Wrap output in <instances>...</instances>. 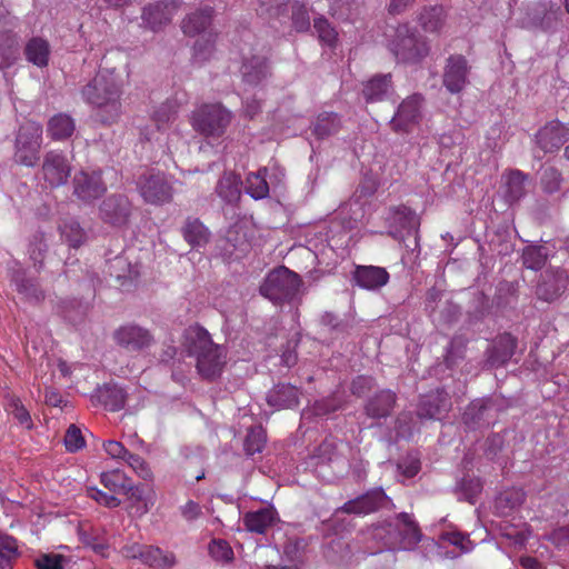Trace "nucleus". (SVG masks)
<instances>
[{"label": "nucleus", "mask_w": 569, "mask_h": 569, "mask_svg": "<svg viewBox=\"0 0 569 569\" xmlns=\"http://www.w3.org/2000/svg\"><path fill=\"white\" fill-rule=\"evenodd\" d=\"M122 80L113 70L101 69L83 87L86 102L106 112V122L114 121L121 112Z\"/></svg>", "instance_id": "nucleus-1"}, {"label": "nucleus", "mask_w": 569, "mask_h": 569, "mask_svg": "<svg viewBox=\"0 0 569 569\" xmlns=\"http://www.w3.org/2000/svg\"><path fill=\"white\" fill-rule=\"evenodd\" d=\"M189 353L196 357V367L203 379L212 380L220 376L226 363L223 349L216 345L207 330L194 328L188 336Z\"/></svg>", "instance_id": "nucleus-2"}, {"label": "nucleus", "mask_w": 569, "mask_h": 569, "mask_svg": "<svg viewBox=\"0 0 569 569\" xmlns=\"http://www.w3.org/2000/svg\"><path fill=\"white\" fill-rule=\"evenodd\" d=\"M388 49L399 62L417 63L429 53V44L409 24H399L388 41Z\"/></svg>", "instance_id": "nucleus-3"}, {"label": "nucleus", "mask_w": 569, "mask_h": 569, "mask_svg": "<svg viewBox=\"0 0 569 569\" xmlns=\"http://www.w3.org/2000/svg\"><path fill=\"white\" fill-rule=\"evenodd\" d=\"M42 126L34 121L21 124L14 140L13 161L33 168L40 159Z\"/></svg>", "instance_id": "nucleus-4"}, {"label": "nucleus", "mask_w": 569, "mask_h": 569, "mask_svg": "<svg viewBox=\"0 0 569 569\" xmlns=\"http://www.w3.org/2000/svg\"><path fill=\"white\" fill-rule=\"evenodd\" d=\"M301 279L286 267H279L268 273L260 286V293L274 303L289 301L301 287Z\"/></svg>", "instance_id": "nucleus-5"}, {"label": "nucleus", "mask_w": 569, "mask_h": 569, "mask_svg": "<svg viewBox=\"0 0 569 569\" xmlns=\"http://www.w3.org/2000/svg\"><path fill=\"white\" fill-rule=\"evenodd\" d=\"M231 122V112L221 103H206L192 114L193 129L206 136L218 138L222 136Z\"/></svg>", "instance_id": "nucleus-6"}, {"label": "nucleus", "mask_w": 569, "mask_h": 569, "mask_svg": "<svg viewBox=\"0 0 569 569\" xmlns=\"http://www.w3.org/2000/svg\"><path fill=\"white\" fill-rule=\"evenodd\" d=\"M351 447L343 441L335 439H326L318 447L317 459L319 465H327L331 468L332 473L337 478H341L348 473L351 468L349 455Z\"/></svg>", "instance_id": "nucleus-7"}, {"label": "nucleus", "mask_w": 569, "mask_h": 569, "mask_svg": "<svg viewBox=\"0 0 569 569\" xmlns=\"http://www.w3.org/2000/svg\"><path fill=\"white\" fill-rule=\"evenodd\" d=\"M423 103L425 99L419 93L403 99L389 122L390 128L397 133L411 132L422 120Z\"/></svg>", "instance_id": "nucleus-8"}, {"label": "nucleus", "mask_w": 569, "mask_h": 569, "mask_svg": "<svg viewBox=\"0 0 569 569\" xmlns=\"http://www.w3.org/2000/svg\"><path fill=\"white\" fill-rule=\"evenodd\" d=\"M137 188L143 200L151 204H163L172 200L173 189L163 173H144L139 177Z\"/></svg>", "instance_id": "nucleus-9"}, {"label": "nucleus", "mask_w": 569, "mask_h": 569, "mask_svg": "<svg viewBox=\"0 0 569 569\" xmlns=\"http://www.w3.org/2000/svg\"><path fill=\"white\" fill-rule=\"evenodd\" d=\"M43 180L51 187L63 186L71 173V164L67 156L57 150L46 152L41 166Z\"/></svg>", "instance_id": "nucleus-10"}, {"label": "nucleus", "mask_w": 569, "mask_h": 569, "mask_svg": "<svg viewBox=\"0 0 569 569\" xmlns=\"http://www.w3.org/2000/svg\"><path fill=\"white\" fill-rule=\"evenodd\" d=\"M132 204L124 194H111L99 207V217L112 227L122 228L128 224Z\"/></svg>", "instance_id": "nucleus-11"}, {"label": "nucleus", "mask_w": 569, "mask_h": 569, "mask_svg": "<svg viewBox=\"0 0 569 569\" xmlns=\"http://www.w3.org/2000/svg\"><path fill=\"white\" fill-rule=\"evenodd\" d=\"M569 273L563 268L549 267L541 274L536 295L540 300L552 302L560 298L567 290Z\"/></svg>", "instance_id": "nucleus-12"}, {"label": "nucleus", "mask_w": 569, "mask_h": 569, "mask_svg": "<svg viewBox=\"0 0 569 569\" xmlns=\"http://www.w3.org/2000/svg\"><path fill=\"white\" fill-rule=\"evenodd\" d=\"M470 66L462 54H451L445 64L442 83L452 94L460 93L469 80Z\"/></svg>", "instance_id": "nucleus-13"}, {"label": "nucleus", "mask_w": 569, "mask_h": 569, "mask_svg": "<svg viewBox=\"0 0 569 569\" xmlns=\"http://www.w3.org/2000/svg\"><path fill=\"white\" fill-rule=\"evenodd\" d=\"M107 190V186L102 181L100 170L84 171L76 173L73 178V194L84 201L92 202L101 197Z\"/></svg>", "instance_id": "nucleus-14"}, {"label": "nucleus", "mask_w": 569, "mask_h": 569, "mask_svg": "<svg viewBox=\"0 0 569 569\" xmlns=\"http://www.w3.org/2000/svg\"><path fill=\"white\" fill-rule=\"evenodd\" d=\"M113 339L118 346L129 351H140L150 347L153 337L149 330L137 325H124L113 332Z\"/></svg>", "instance_id": "nucleus-15"}, {"label": "nucleus", "mask_w": 569, "mask_h": 569, "mask_svg": "<svg viewBox=\"0 0 569 569\" xmlns=\"http://www.w3.org/2000/svg\"><path fill=\"white\" fill-rule=\"evenodd\" d=\"M561 19V10L559 7L547 8L545 4H536L527 12L522 24L527 28L541 29L549 31L553 29Z\"/></svg>", "instance_id": "nucleus-16"}, {"label": "nucleus", "mask_w": 569, "mask_h": 569, "mask_svg": "<svg viewBox=\"0 0 569 569\" xmlns=\"http://www.w3.org/2000/svg\"><path fill=\"white\" fill-rule=\"evenodd\" d=\"M271 170L274 171L272 176H270V179L274 178L278 182L281 181V179L284 177V173L282 170H280L278 167H272ZM269 169L268 168H261L257 172H250L246 178V192L254 200H261L269 196V183L267 181V178Z\"/></svg>", "instance_id": "nucleus-17"}, {"label": "nucleus", "mask_w": 569, "mask_h": 569, "mask_svg": "<svg viewBox=\"0 0 569 569\" xmlns=\"http://www.w3.org/2000/svg\"><path fill=\"white\" fill-rule=\"evenodd\" d=\"M448 393L443 390H436L421 397L417 415L420 419H438L450 409Z\"/></svg>", "instance_id": "nucleus-18"}, {"label": "nucleus", "mask_w": 569, "mask_h": 569, "mask_svg": "<svg viewBox=\"0 0 569 569\" xmlns=\"http://www.w3.org/2000/svg\"><path fill=\"white\" fill-rule=\"evenodd\" d=\"M177 9L174 1H161L144 7L141 18L147 27L156 31L171 21Z\"/></svg>", "instance_id": "nucleus-19"}, {"label": "nucleus", "mask_w": 569, "mask_h": 569, "mask_svg": "<svg viewBox=\"0 0 569 569\" xmlns=\"http://www.w3.org/2000/svg\"><path fill=\"white\" fill-rule=\"evenodd\" d=\"M537 143L545 152L558 150L569 138L568 129L559 121H550L537 133Z\"/></svg>", "instance_id": "nucleus-20"}, {"label": "nucleus", "mask_w": 569, "mask_h": 569, "mask_svg": "<svg viewBox=\"0 0 569 569\" xmlns=\"http://www.w3.org/2000/svg\"><path fill=\"white\" fill-rule=\"evenodd\" d=\"M387 499L388 497L382 489H376L347 501L341 510L346 513L366 515L381 508Z\"/></svg>", "instance_id": "nucleus-21"}, {"label": "nucleus", "mask_w": 569, "mask_h": 569, "mask_svg": "<svg viewBox=\"0 0 569 569\" xmlns=\"http://www.w3.org/2000/svg\"><path fill=\"white\" fill-rule=\"evenodd\" d=\"M389 272L382 267L358 266L353 272V280L362 289L379 290L389 281Z\"/></svg>", "instance_id": "nucleus-22"}, {"label": "nucleus", "mask_w": 569, "mask_h": 569, "mask_svg": "<svg viewBox=\"0 0 569 569\" xmlns=\"http://www.w3.org/2000/svg\"><path fill=\"white\" fill-rule=\"evenodd\" d=\"M397 529L399 538L397 541H390V547L398 545L400 549H410L421 540V531L409 513L401 512L397 516Z\"/></svg>", "instance_id": "nucleus-23"}, {"label": "nucleus", "mask_w": 569, "mask_h": 569, "mask_svg": "<svg viewBox=\"0 0 569 569\" xmlns=\"http://www.w3.org/2000/svg\"><path fill=\"white\" fill-rule=\"evenodd\" d=\"M517 340L510 333L499 336L493 346L488 350L487 362L491 367L506 365L515 353Z\"/></svg>", "instance_id": "nucleus-24"}, {"label": "nucleus", "mask_w": 569, "mask_h": 569, "mask_svg": "<svg viewBox=\"0 0 569 569\" xmlns=\"http://www.w3.org/2000/svg\"><path fill=\"white\" fill-rule=\"evenodd\" d=\"M212 9L204 8L187 16L181 22V30L188 37L201 36L209 32L212 21Z\"/></svg>", "instance_id": "nucleus-25"}, {"label": "nucleus", "mask_w": 569, "mask_h": 569, "mask_svg": "<svg viewBox=\"0 0 569 569\" xmlns=\"http://www.w3.org/2000/svg\"><path fill=\"white\" fill-rule=\"evenodd\" d=\"M241 180L233 172L226 171L218 180L214 192L226 204L237 203L241 197Z\"/></svg>", "instance_id": "nucleus-26"}, {"label": "nucleus", "mask_w": 569, "mask_h": 569, "mask_svg": "<svg viewBox=\"0 0 569 569\" xmlns=\"http://www.w3.org/2000/svg\"><path fill=\"white\" fill-rule=\"evenodd\" d=\"M267 402L277 409H288L299 403V390L292 385L279 383L267 395Z\"/></svg>", "instance_id": "nucleus-27"}, {"label": "nucleus", "mask_w": 569, "mask_h": 569, "mask_svg": "<svg viewBox=\"0 0 569 569\" xmlns=\"http://www.w3.org/2000/svg\"><path fill=\"white\" fill-rule=\"evenodd\" d=\"M277 521V512L273 508L267 507L256 511L247 512L243 517V525L250 532L262 535Z\"/></svg>", "instance_id": "nucleus-28"}, {"label": "nucleus", "mask_w": 569, "mask_h": 569, "mask_svg": "<svg viewBox=\"0 0 569 569\" xmlns=\"http://www.w3.org/2000/svg\"><path fill=\"white\" fill-rule=\"evenodd\" d=\"M525 501V492L521 489L510 488L500 492L493 503L496 515L500 517L511 516Z\"/></svg>", "instance_id": "nucleus-29"}, {"label": "nucleus", "mask_w": 569, "mask_h": 569, "mask_svg": "<svg viewBox=\"0 0 569 569\" xmlns=\"http://www.w3.org/2000/svg\"><path fill=\"white\" fill-rule=\"evenodd\" d=\"M51 47L48 40L41 37H32L24 47V56L28 62L44 68L49 63Z\"/></svg>", "instance_id": "nucleus-30"}, {"label": "nucleus", "mask_w": 569, "mask_h": 569, "mask_svg": "<svg viewBox=\"0 0 569 569\" xmlns=\"http://www.w3.org/2000/svg\"><path fill=\"white\" fill-rule=\"evenodd\" d=\"M391 90V74H376L368 80L362 88V94L367 102L385 100Z\"/></svg>", "instance_id": "nucleus-31"}, {"label": "nucleus", "mask_w": 569, "mask_h": 569, "mask_svg": "<svg viewBox=\"0 0 569 569\" xmlns=\"http://www.w3.org/2000/svg\"><path fill=\"white\" fill-rule=\"evenodd\" d=\"M498 530L502 538L508 540L509 545L515 547H523L531 535L529 526L526 522L519 521L512 523L509 520H501L498 523Z\"/></svg>", "instance_id": "nucleus-32"}, {"label": "nucleus", "mask_w": 569, "mask_h": 569, "mask_svg": "<svg viewBox=\"0 0 569 569\" xmlns=\"http://www.w3.org/2000/svg\"><path fill=\"white\" fill-rule=\"evenodd\" d=\"M76 130V123L71 116L58 113L50 118L47 126L48 136L54 141L69 139Z\"/></svg>", "instance_id": "nucleus-33"}, {"label": "nucleus", "mask_w": 569, "mask_h": 569, "mask_svg": "<svg viewBox=\"0 0 569 569\" xmlns=\"http://www.w3.org/2000/svg\"><path fill=\"white\" fill-rule=\"evenodd\" d=\"M243 81L251 86L259 84L269 74L268 61L263 57H252L246 60L241 67Z\"/></svg>", "instance_id": "nucleus-34"}, {"label": "nucleus", "mask_w": 569, "mask_h": 569, "mask_svg": "<svg viewBox=\"0 0 569 569\" xmlns=\"http://www.w3.org/2000/svg\"><path fill=\"white\" fill-rule=\"evenodd\" d=\"M216 40L217 33L213 31L201 34L192 48V63L201 66L209 61L216 51Z\"/></svg>", "instance_id": "nucleus-35"}, {"label": "nucleus", "mask_w": 569, "mask_h": 569, "mask_svg": "<svg viewBox=\"0 0 569 569\" xmlns=\"http://www.w3.org/2000/svg\"><path fill=\"white\" fill-rule=\"evenodd\" d=\"M446 11L442 6L426 7L421 10L418 21L426 32H439L446 22Z\"/></svg>", "instance_id": "nucleus-36"}, {"label": "nucleus", "mask_w": 569, "mask_h": 569, "mask_svg": "<svg viewBox=\"0 0 569 569\" xmlns=\"http://www.w3.org/2000/svg\"><path fill=\"white\" fill-rule=\"evenodd\" d=\"M395 403L396 395L390 390H382L369 400L366 410L372 418H383L390 415Z\"/></svg>", "instance_id": "nucleus-37"}, {"label": "nucleus", "mask_w": 569, "mask_h": 569, "mask_svg": "<svg viewBox=\"0 0 569 569\" xmlns=\"http://www.w3.org/2000/svg\"><path fill=\"white\" fill-rule=\"evenodd\" d=\"M19 58L18 36L12 32L0 34V69L12 67Z\"/></svg>", "instance_id": "nucleus-38"}, {"label": "nucleus", "mask_w": 569, "mask_h": 569, "mask_svg": "<svg viewBox=\"0 0 569 569\" xmlns=\"http://www.w3.org/2000/svg\"><path fill=\"white\" fill-rule=\"evenodd\" d=\"M142 555L140 561L154 569H168L176 562L173 553H164L160 548L153 546L144 545Z\"/></svg>", "instance_id": "nucleus-39"}, {"label": "nucleus", "mask_w": 569, "mask_h": 569, "mask_svg": "<svg viewBox=\"0 0 569 569\" xmlns=\"http://www.w3.org/2000/svg\"><path fill=\"white\" fill-rule=\"evenodd\" d=\"M184 240L192 247H200L208 242L209 231L197 218H188L182 228Z\"/></svg>", "instance_id": "nucleus-40"}, {"label": "nucleus", "mask_w": 569, "mask_h": 569, "mask_svg": "<svg viewBox=\"0 0 569 569\" xmlns=\"http://www.w3.org/2000/svg\"><path fill=\"white\" fill-rule=\"evenodd\" d=\"M101 483L113 493H129L132 490V481L127 475L118 469L102 472Z\"/></svg>", "instance_id": "nucleus-41"}, {"label": "nucleus", "mask_w": 569, "mask_h": 569, "mask_svg": "<svg viewBox=\"0 0 569 569\" xmlns=\"http://www.w3.org/2000/svg\"><path fill=\"white\" fill-rule=\"evenodd\" d=\"M109 273L118 281L123 283L127 280H133L138 277V271L123 256H117L109 261Z\"/></svg>", "instance_id": "nucleus-42"}, {"label": "nucleus", "mask_w": 569, "mask_h": 569, "mask_svg": "<svg viewBox=\"0 0 569 569\" xmlns=\"http://www.w3.org/2000/svg\"><path fill=\"white\" fill-rule=\"evenodd\" d=\"M526 174L519 170H512L506 176V198L509 202L521 199L526 193Z\"/></svg>", "instance_id": "nucleus-43"}, {"label": "nucleus", "mask_w": 569, "mask_h": 569, "mask_svg": "<svg viewBox=\"0 0 569 569\" xmlns=\"http://www.w3.org/2000/svg\"><path fill=\"white\" fill-rule=\"evenodd\" d=\"M103 405L111 411H118L126 405L127 393L117 385H107L100 391Z\"/></svg>", "instance_id": "nucleus-44"}, {"label": "nucleus", "mask_w": 569, "mask_h": 569, "mask_svg": "<svg viewBox=\"0 0 569 569\" xmlns=\"http://www.w3.org/2000/svg\"><path fill=\"white\" fill-rule=\"evenodd\" d=\"M488 407L483 401L471 402L462 416L465 425L471 429L479 428L485 423L488 425L489 422L485 419Z\"/></svg>", "instance_id": "nucleus-45"}, {"label": "nucleus", "mask_w": 569, "mask_h": 569, "mask_svg": "<svg viewBox=\"0 0 569 569\" xmlns=\"http://www.w3.org/2000/svg\"><path fill=\"white\" fill-rule=\"evenodd\" d=\"M467 348V340L461 336L453 337L447 349L445 355L446 366L450 369L458 366L465 358Z\"/></svg>", "instance_id": "nucleus-46"}, {"label": "nucleus", "mask_w": 569, "mask_h": 569, "mask_svg": "<svg viewBox=\"0 0 569 569\" xmlns=\"http://www.w3.org/2000/svg\"><path fill=\"white\" fill-rule=\"evenodd\" d=\"M547 250L541 246H528L522 250V264L531 270H540L547 261Z\"/></svg>", "instance_id": "nucleus-47"}, {"label": "nucleus", "mask_w": 569, "mask_h": 569, "mask_svg": "<svg viewBox=\"0 0 569 569\" xmlns=\"http://www.w3.org/2000/svg\"><path fill=\"white\" fill-rule=\"evenodd\" d=\"M266 442L267 435L261 426L250 428L243 443L246 455L253 456L256 453L261 452L262 449L264 448Z\"/></svg>", "instance_id": "nucleus-48"}, {"label": "nucleus", "mask_w": 569, "mask_h": 569, "mask_svg": "<svg viewBox=\"0 0 569 569\" xmlns=\"http://www.w3.org/2000/svg\"><path fill=\"white\" fill-rule=\"evenodd\" d=\"M340 120L338 114L323 112L320 113L315 123L313 132L319 138L329 137L332 133H336L339 129Z\"/></svg>", "instance_id": "nucleus-49"}, {"label": "nucleus", "mask_w": 569, "mask_h": 569, "mask_svg": "<svg viewBox=\"0 0 569 569\" xmlns=\"http://www.w3.org/2000/svg\"><path fill=\"white\" fill-rule=\"evenodd\" d=\"M61 237L73 248H79L87 240L86 231L73 220L63 223L61 227Z\"/></svg>", "instance_id": "nucleus-50"}, {"label": "nucleus", "mask_w": 569, "mask_h": 569, "mask_svg": "<svg viewBox=\"0 0 569 569\" xmlns=\"http://www.w3.org/2000/svg\"><path fill=\"white\" fill-rule=\"evenodd\" d=\"M176 114L174 106L170 102H166L153 111L152 121L158 130H166L176 120Z\"/></svg>", "instance_id": "nucleus-51"}, {"label": "nucleus", "mask_w": 569, "mask_h": 569, "mask_svg": "<svg viewBox=\"0 0 569 569\" xmlns=\"http://www.w3.org/2000/svg\"><path fill=\"white\" fill-rule=\"evenodd\" d=\"M313 28L317 31L320 41L329 47H333L336 44L338 32L326 18H316L313 21Z\"/></svg>", "instance_id": "nucleus-52"}, {"label": "nucleus", "mask_w": 569, "mask_h": 569, "mask_svg": "<svg viewBox=\"0 0 569 569\" xmlns=\"http://www.w3.org/2000/svg\"><path fill=\"white\" fill-rule=\"evenodd\" d=\"M17 290L19 293L23 295L29 300L40 301L43 299V293L39 289L38 284L30 279H24L17 274L13 278Z\"/></svg>", "instance_id": "nucleus-53"}, {"label": "nucleus", "mask_w": 569, "mask_h": 569, "mask_svg": "<svg viewBox=\"0 0 569 569\" xmlns=\"http://www.w3.org/2000/svg\"><path fill=\"white\" fill-rule=\"evenodd\" d=\"M209 553L220 562H230L233 559L232 548L223 539H213L209 545Z\"/></svg>", "instance_id": "nucleus-54"}, {"label": "nucleus", "mask_w": 569, "mask_h": 569, "mask_svg": "<svg viewBox=\"0 0 569 569\" xmlns=\"http://www.w3.org/2000/svg\"><path fill=\"white\" fill-rule=\"evenodd\" d=\"M393 219L408 231L416 232L419 226V219L416 213L407 207H400L395 211Z\"/></svg>", "instance_id": "nucleus-55"}, {"label": "nucleus", "mask_w": 569, "mask_h": 569, "mask_svg": "<svg viewBox=\"0 0 569 569\" xmlns=\"http://www.w3.org/2000/svg\"><path fill=\"white\" fill-rule=\"evenodd\" d=\"M540 179L543 190L549 193L558 191L562 180L561 173L553 167L545 168Z\"/></svg>", "instance_id": "nucleus-56"}, {"label": "nucleus", "mask_w": 569, "mask_h": 569, "mask_svg": "<svg viewBox=\"0 0 569 569\" xmlns=\"http://www.w3.org/2000/svg\"><path fill=\"white\" fill-rule=\"evenodd\" d=\"M292 24L299 32L307 31L310 28V17L305 4L299 1L292 4Z\"/></svg>", "instance_id": "nucleus-57"}, {"label": "nucleus", "mask_w": 569, "mask_h": 569, "mask_svg": "<svg viewBox=\"0 0 569 569\" xmlns=\"http://www.w3.org/2000/svg\"><path fill=\"white\" fill-rule=\"evenodd\" d=\"M8 411L19 421L20 425L27 428L31 427V417L29 411L24 408L21 400L17 397H10L8 400Z\"/></svg>", "instance_id": "nucleus-58"}, {"label": "nucleus", "mask_w": 569, "mask_h": 569, "mask_svg": "<svg viewBox=\"0 0 569 569\" xmlns=\"http://www.w3.org/2000/svg\"><path fill=\"white\" fill-rule=\"evenodd\" d=\"M86 445L81 430L76 425H70L64 435V446L69 452H76Z\"/></svg>", "instance_id": "nucleus-59"}, {"label": "nucleus", "mask_w": 569, "mask_h": 569, "mask_svg": "<svg viewBox=\"0 0 569 569\" xmlns=\"http://www.w3.org/2000/svg\"><path fill=\"white\" fill-rule=\"evenodd\" d=\"M87 495L88 497L97 501L99 505L104 506L107 508H117L121 503V500L117 498L114 495H109L94 487L88 488Z\"/></svg>", "instance_id": "nucleus-60"}, {"label": "nucleus", "mask_w": 569, "mask_h": 569, "mask_svg": "<svg viewBox=\"0 0 569 569\" xmlns=\"http://www.w3.org/2000/svg\"><path fill=\"white\" fill-rule=\"evenodd\" d=\"M126 461L140 478L144 480L152 478V471L142 457L129 453Z\"/></svg>", "instance_id": "nucleus-61"}, {"label": "nucleus", "mask_w": 569, "mask_h": 569, "mask_svg": "<svg viewBox=\"0 0 569 569\" xmlns=\"http://www.w3.org/2000/svg\"><path fill=\"white\" fill-rule=\"evenodd\" d=\"M440 540L459 547L462 552H468L472 549V542L470 539L458 531L443 532L440 535Z\"/></svg>", "instance_id": "nucleus-62"}, {"label": "nucleus", "mask_w": 569, "mask_h": 569, "mask_svg": "<svg viewBox=\"0 0 569 569\" xmlns=\"http://www.w3.org/2000/svg\"><path fill=\"white\" fill-rule=\"evenodd\" d=\"M64 556L59 553L41 555L36 560L37 569H64Z\"/></svg>", "instance_id": "nucleus-63"}, {"label": "nucleus", "mask_w": 569, "mask_h": 569, "mask_svg": "<svg viewBox=\"0 0 569 569\" xmlns=\"http://www.w3.org/2000/svg\"><path fill=\"white\" fill-rule=\"evenodd\" d=\"M547 539L557 548H566L569 546V525L553 529Z\"/></svg>", "instance_id": "nucleus-64"}]
</instances>
